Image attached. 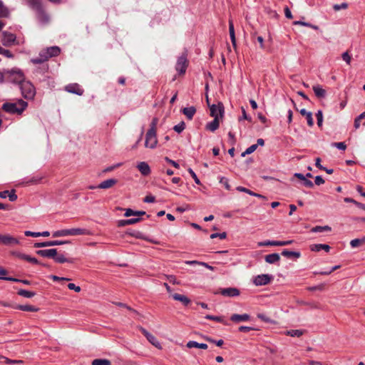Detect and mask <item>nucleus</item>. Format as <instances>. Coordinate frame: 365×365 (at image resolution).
Returning a JSON list of instances; mask_svg holds the SVG:
<instances>
[{"mask_svg":"<svg viewBox=\"0 0 365 365\" xmlns=\"http://www.w3.org/2000/svg\"><path fill=\"white\" fill-rule=\"evenodd\" d=\"M55 262L58 263H64V262H73L72 259H68L66 258L63 255H57L54 257Z\"/></svg>","mask_w":365,"mask_h":365,"instance_id":"nucleus-42","label":"nucleus"},{"mask_svg":"<svg viewBox=\"0 0 365 365\" xmlns=\"http://www.w3.org/2000/svg\"><path fill=\"white\" fill-rule=\"evenodd\" d=\"M1 244L6 246H13L19 245L20 242L18 239L12 237L10 235H4Z\"/></svg>","mask_w":365,"mask_h":365,"instance_id":"nucleus-16","label":"nucleus"},{"mask_svg":"<svg viewBox=\"0 0 365 365\" xmlns=\"http://www.w3.org/2000/svg\"><path fill=\"white\" fill-rule=\"evenodd\" d=\"M140 220L139 217L130 218L128 220H120L118 222V227H124L129 225H133L138 222Z\"/></svg>","mask_w":365,"mask_h":365,"instance_id":"nucleus-24","label":"nucleus"},{"mask_svg":"<svg viewBox=\"0 0 365 365\" xmlns=\"http://www.w3.org/2000/svg\"><path fill=\"white\" fill-rule=\"evenodd\" d=\"M292 240H288V241H264L259 242L258 245L259 247L262 246H285L289 245L292 243Z\"/></svg>","mask_w":365,"mask_h":365,"instance_id":"nucleus-14","label":"nucleus"},{"mask_svg":"<svg viewBox=\"0 0 365 365\" xmlns=\"http://www.w3.org/2000/svg\"><path fill=\"white\" fill-rule=\"evenodd\" d=\"M18 294L26 298H31L34 297L36 294L34 292L28 291L26 289H20L18 292Z\"/></svg>","mask_w":365,"mask_h":365,"instance_id":"nucleus-41","label":"nucleus"},{"mask_svg":"<svg viewBox=\"0 0 365 365\" xmlns=\"http://www.w3.org/2000/svg\"><path fill=\"white\" fill-rule=\"evenodd\" d=\"M188 66V61L185 55L180 56L177 61L175 69L179 74H184Z\"/></svg>","mask_w":365,"mask_h":365,"instance_id":"nucleus-6","label":"nucleus"},{"mask_svg":"<svg viewBox=\"0 0 365 365\" xmlns=\"http://www.w3.org/2000/svg\"><path fill=\"white\" fill-rule=\"evenodd\" d=\"M157 132L148 131L145 135V146L153 149L158 143Z\"/></svg>","mask_w":365,"mask_h":365,"instance_id":"nucleus-5","label":"nucleus"},{"mask_svg":"<svg viewBox=\"0 0 365 365\" xmlns=\"http://www.w3.org/2000/svg\"><path fill=\"white\" fill-rule=\"evenodd\" d=\"M29 5L36 11L42 9V5L39 0H29Z\"/></svg>","mask_w":365,"mask_h":365,"instance_id":"nucleus-39","label":"nucleus"},{"mask_svg":"<svg viewBox=\"0 0 365 365\" xmlns=\"http://www.w3.org/2000/svg\"><path fill=\"white\" fill-rule=\"evenodd\" d=\"M237 190L238 191H240V192H246V193H247V194H249L250 195L255 196V197H257L259 198H262V199L265 198L264 196H263V195H262L260 194H258V193H255V192H252V190H249V189H247L246 187H242V186H238L237 187Z\"/></svg>","mask_w":365,"mask_h":365,"instance_id":"nucleus-34","label":"nucleus"},{"mask_svg":"<svg viewBox=\"0 0 365 365\" xmlns=\"http://www.w3.org/2000/svg\"><path fill=\"white\" fill-rule=\"evenodd\" d=\"M158 122V118H154L152 120V122H151V123L150 125V128H149V130L148 131L157 132L156 126H157Z\"/></svg>","mask_w":365,"mask_h":365,"instance_id":"nucleus-47","label":"nucleus"},{"mask_svg":"<svg viewBox=\"0 0 365 365\" xmlns=\"http://www.w3.org/2000/svg\"><path fill=\"white\" fill-rule=\"evenodd\" d=\"M41 179H42L41 177H33L29 180L26 182L25 183L26 185L38 184L41 181Z\"/></svg>","mask_w":365,"mask_h":365,"instance_id":"nucleus-52","label":"nucleus"},{"mask_svg":"<svg viewBox=\"0 0 365 365\" xmlns=\"http://www.w3.org/2000/svg\"><path fill=\"white\" fill-rule=\"evenodd\" d=\"M250 319V316L248 314H234L230 317V320L235 323L242 322H247Z\"/></svg>","mask_w":365,"mask_h":365,"instance_id":"nucleus-18","label":"nucleus"},{"mask_svg":"<svg viewBox=\"0 0 365 365\" xmlns=\"http://www.w3.org/2000/svg\"><path fill=\"white\" fill-rule=\"evenodd\" d=\"M210 115L214 117V118H222L224 113V106L222 103H219L217 105H212L210 108Z\"/></svg>","mask_w":365,"mask_h":365,"instance_id":"nucleus-7","label":"nucleus"},{"mask_svg":"<svg viewBox=\"0 0 365 365\" xmlns=\"http://www.w3.org/2000/svg\"><path fill=\"white\" fill-rule=\"evenodd\" d=\"M2 36V43L6 46L12 45L16 38L15 34L8 31H4Z\"/></svg>","mask_w":365,"mask_h":365,"instance_id":"nucleus-12","label":"nucleus"},{"mask_svg":"<svg viewBox=\"0 0 365 365\" xmlns=\"http://www.w3.org/2000/svg\"><path fill=\"white\" fill-rule=\"evenodd\" d=\"M322 250H324L326 252H329L330 250V247L328 245L325 244H314L311 246L312 251L319 252Z\"/></svg>","mask_w":365,"mask_h":365,"instance_id":"nucleus-30","label":"nucleus"},{"mask_svg":"<svg viewBox=\"0 0 365 365\" xmlns=\"http://www.w3.org/2000/svg\"><path fill=\"white\" fill-rule=\"evenodd\" d=\"M90 232L86 229L83 228H71L57 230L53 232V237H66V236H76V235H89Z\"/></svg>","mask_w":365,"mask_h":365,"instance_id":"nucleus-3","label":"nucleus"},{"mask_svg":"<svg viewBox=\"0 0 365 365\" xmlns=\"http://www.w3.org/2000/svg\"><path fill=\"white\" fill-rule=\"evenodd\" d=\"M182 113L187 117V119L192 120L194 115L196 113V109L194 106L184 108L182 109Z\"/></svg>","mask_w":365,"mask_h":365,"instance_id":"nucleus-26","label":"nucleus"},{"mask_svg":"<svg viewBox=\"0 0 365 365\" xmlns=\"http://www.w3.org/2000/svg\"><path fill=\"white\" fill-rule=\"evenodd\" d=\"M286 334L292 337H299L303 334V331L300 329H292L287 331Z\"/></svg>","mask_w":365,"mask_h":365,"instance_id":"nucleus-40","label":"nucleus"},{"mask_svg":"<svg viewBox=\"0 0 365 365\" xmlns=\"http://www.w3.org/2000/svg\"><path fill=\"white\" fill-rule=\"evenodd\" d=\"M9 10L4 6L3 2L0 1V18L7 17L9 16Z\"/></svg>","mask_w":365,"mask_h":365,"instance_id":"nucleus-44","label":"nucleus"},{"mask_svg":"<svg viewBox=\"0 0 365 365\" xmlns=\"http://www.w3.org/2000/svg\"><path fill=\"white\" fill-rule=\"evenodd\" d=\"M172 297L175 300L182 302L184 305H187L190 302V300L183 294L175 293L173 294Z\"/></svg>","mask_w":365,"mask_h":365,"instance_id":"nucleus-28","label":"nucleus"},{"mask_svg":"<svg viewBox=\"0 0 365 365\" xmlns=\"http://www.w3.org/2000/svg\"><path fill=\"white\" fill-rule=\"evenodd\" d=\"M68 288L71 290H74L76 292H79L81 290V289L79 286H76L73 283H69L68 284Z\"/></svg>","mask_w":365,"mask_h":365,"instance_id":"nucleus-57","label":"nucleus"},{"mask_svg":"<svg viewBox=\"0 0 365 365\" xmlns=\"http://www.w3.org/2000/svg\"><path fill=\"white\" fill-rule=\"evenodd\" d=\"M65 90L71 93L82 96L83 94V89L78 83H71L65 87Z\"/></svg>","mask_w":365,"mask_h":365,"instance_id":"nucleus-13","label":"nucleus"},{"mask_svg":"<svg viewBox=\"0 0 365 365\" xmlns=\"http://www.w3.org/2000/svg\"><path fill=\"white\" fill-rule=\"evenodd\" d=\"M8 197L11 202H14V201L16 200L17 195L16 194L15 190H11V191H9Z\"/></svg>","mask_w":365,"mask_h":365,"instance_id":"nucleus-54","label":"nucleus"},{"mask_svg":"<svg viewBox=\"0 0 365 365\" xmlns=\"http://www.w3.org/2000/svg\"><path fill=\"white\" fill-rule=\"evenodd\" d=\"M19 88L21 91L22 96L26 99H32L35 94L36 91L34 86L29 81H23L19 84Z\"/></svg>","mask_w":365,"mask_h":365,"instance_id":"nucleus-4","label":"nucleus"},{"mask_svg":"<svg viewBox=\"0 0 365 365\" xmlns=\"http://www.w3.org/2000/svg\"><path fill=\"white\" fill-rule=\"evenodd\" d=\"M331 228L328 226H316L312 228L311 231L312 232H329L331 231Z\"/></svg>","mask_w":365,"mask_h":365,"instance_id":"nucleus-37","label":"nucleus"},{"mask_svg":"<svg viewBox=\"0 0 365 365\" xmlns=\"http://www.w3.org/2000/svg\"><path fill=\"white\" fill-rule=\"evenodd\" d=\"M221 295L227 297H235L240 295V292L237 288L235 287H227L220 289L218 292Z\"/></svg>","mask_w":365,"mask_h":365,"instance_id":"nucleus-8","label":"nucleus"},{"mask_svg":"<svg viewBox=\"0 0 365 365\" xmlns=\"http://www.w3.org/2000/svg\"><path fill=\"white\" fill-rule=\"evenodd\" d=\"M140 330L150 344L159 349L162 348L160 343L158 341L155 336L149 333L143 327H140Z\"/></svg>","mask_w":365,"mask_h":365,"instance_id":"nucleus-10","label":"nucleus"},{"mask_svg":"<svg viewBox=\"0 0 365 365\" xmlns=\"http://www.w3.org/2000/svg\"><path fill=\"white\" fill-rule=\"evenodd\" d=\"M188 172L190 174V175L192 176V178H193L195 182L197 185H200V181L199 178H197V176L196 175L195 173L191 168L188 169Z\"/></svg>","mask_w":365,"mask_h":365,"instance_id":"nucleus-55","label":"nucleus"},{"mask_svg":"<svg viewBox=\"0 0 365 365\" xmlns=\"http://www.w3.org/2000/svg\"><path fill=\"white\" fill-rule=\"evenodd\" d=\"M24 235L27 237H40L38 232H31V231H25Z\"/></svg>","mask_w":365,"mask_h":365,"instance_id":"nucleus-60","label":"nucleus"},{"mask_svg":"<svg viewBox=\"0 0 365 365\" xmlns=\"http://www.w3.org/2000/svg\"><path fill=\"white\" fill-rule=\"evenodd\" d=\"M205 319H210V320H213V321H215L217 322L222 323L225 325H227V323L224 320V317L222 316H212V315L207 314L205 316Z\"/></svg>","mask_w":365,"mask_h":365,"instance_id":"nucleus-36","label":"nucleus"},{"mask_svg":"<svg viewBox=\"0 0 365 365\" xmlns=\"http://www.w3.org/2000/svg\"><path fill=\"white\" fill-rule=\"evenodd\" d=\"M92 365H110V361L106 359H96L92 361Z\"/></svg>","mask_w":365,"mask_h":365,"instance_id":"nucleus-43","label":"nucleus"},{"mask_svg":"<svg viewBox=\"0 0 365 365\" xmlns=\"http://www.w3.org/2000/svg\"><path fill=\"white\" fill-rule=\"evenodd\" d=\"M280 257L277 253L267 255L265 256V261L269 264H274L279 261Z\"/></svg>","mask_w":365,"mask_h":365,"instance_id":"nucleus-33","label":"nucleus"},{"mask_svg":"<svg viewBox=\"0 0 365 365\" xmlns=\"http://www.w3.org/2000/svg\"><path fill=\"white\" fill-rule=\"evenodd\" d=\"M331 145L341 150H345L346 148V145L344 142L333 143Z\"/></svg>","mask_w":365,"mask_h":365,"instance_id":"nucleus-51","label":"nucleus"},{"mask_svg":"<svg viewBox=\"0 0 365 365\" xmlns=\"http://www.w3.org/2000/svg\"><path fill=\"white\" fill-rule=\"evenodd\" d=\"M293 24L294 25L304 26L312 28V29H313L314 30H319V26H318L313 25V24H312L310 23L305 22V21H295L293 22Z\"/></svg>","mask_w":365,"mask_h":365,"instance_id":"nucleus-38","label":"nucleus"},{"mask_svg":"<svg viewBox=\"0 0 365 365\" xmlns=\"http://www.w3.org/2000/svg\"><path fill=\"white\" fill-rule=\"evenodd\" d=\"M117 183V180L115 179H108L103 182H101L98 186V188L100 189H108L112 187Z\"/></svg>","mask_w":365,"mask_h":365,"instance_id":"nucleus-19","label":"nucleus"},{"mask_svg":"<svg viewBox=\"0 0 365 365\" xmlns=\"http://www.w3.org/2000/svg\"><path fill=\"white\" fill-rule=\"evenodd\" d=\"M316 117L317 119V125L321 127L322 125L323 122V114L322 110H318L316 113Z\"/></svg>","mask_w":365,"mask_h":365,"instance_id":"nucleus-49","label":"nucleus"},{"mask_svg":"<svg viewBox=\"0 0 365 365\" xmlns=\"http://www.w3.org/2000/svg\"><path fill=\"white\" fill-rule=\"evenodd\" d=\"M0 54L6 56V58H11L14 57V55L11 53V51L8 49H5L0 46Z\"/></svg>","mask_w":365,"mask_h":365,"instance_id":"nucleus-46","label":"nucleus"},{"mask_svg":"<svg viewBox=\"0 0 365 365\" xmlns=\"http://www.w3.org/2000/svg\"><path fill=\"white\" fill-rule=\"evenodd\" d=\"M137 168L143 175H148L150 173V166L145 162H140L137 165Z\"/></svg>","mask_w":365,"mask_h":365,"instance_id":"nucleus-20","label":"nucleus"},{"mask_svg":"<svg viewBox=\"0 0 365 365\" xmlns=\"http://www.w3.org/2000/svg\"><path fill=\"white\" fill-rule=\"evenodd\" d=\"M365 245V236L351 240L350 245L352 248L359 247Z\"/></svg>","mask_w":365,"mask_h":365,"instance_id":"nucleus-32","label":"nucleus"},{"mask_svg":"<svg viewBox=\"0 0 365 365\" xmlns=\"http://www.w3.org/2000/svg\"><path fill=\"white\" fill-rule=\"evenodd\" d=\"M185 128V123L183 121H181L178 125H175L173 128V130L177 132L178 133H180L182 132Z\"/></svg>","mask_w":365,"mask_h":365,"instance_id":"nucleus-45","label":"nucleus"},{"mask_svg":"<svg viewBox=\"0 0 365 365\" xmlns=\"http://www.w3.org/2000/svg\"><path fill=\"white\" fill-rule=\"evenodd\" d=\"M220 182L223 184L227 190H230L231 189V187L229 184V182H228V179L225 178V177H221L220 178Z\"/></svg>","mask_w":365,"mask_h":365,"instance_id":"nucleus-50","label":"nucleus"},{"mask_svg":"<svg viewBox=\"0 0 365 365\" xmlns=\"http://www.w3.org/2000/svg\"><path fill=\"white\" fill-rule=\"evenodd\" d=\"M14 255L16 257H19V258H20V259H21L26 260V259H27V258H28V257H29V255H28L23 254V253L18 252H14Z\"/></svg>","mask_w":365,"mask_h":365,"instance_id":"nucleus-62","label":"nucleus"},{"mask_svg":"<svg viewBox=\"0 0 365 365\" xmlns=\"http://www.w3.org/2000/svg\"><path fill=\"white\" fill-rule=\"evenodd\" d=\"M216 237H220V239H225L226 237V233L222 232V233H213L210 235L211 239H214Z\"/></svg>","mask_w":365,"mask_h":365,"instance_id":"nucleus-59","label":"nucleus"},{"mask_svg":"<svg viewBox=\"0 0 365 365\" xmlns=\"http://www.w3.org/2000/svg\"><path fill=\"white\" fill-rule=\"evenodd\" d=\"M155 200V197L153 195H147L143 200V201L145 202H148V203L154 202Z\"/></svg>","mask_w":365,"mask_h":365,"instance_id":"nucleus-63","label":"nucleus"},{"mask_svg":"<svg viewBox=\"0 0 365 365\" xmlns=\"http://www.w3.org/2000/svg\"><path fill=\"white\" fill-rule=\"evenodd\" d=\"M61 53V48L57 46L46 47L40 51L38 56L31 59L33 64H41L49 58L56 57Z\"/></svg>","mask_w":365,"mask_h":365,"instance_id":"nucleus-1","label":"nucleus"},{"mask_svg":"<svg viewBox=\"0 0 365 365\" xmlns=\"http://www.w3.org/2000/svg\"><path fill=\"white\" fill-rule=\"evenodd\" d=\"M5 363L7 364H20L23 363L22 360H13L10 359H6Z\"/></svg>","mask_w":365,"mask_h":365,"instance_id":"nucleus-58","label":"nucleus"},{"mask_svg":"<svg viewBox=\"0 0 365 365\" xmlns=\"http://www.w3.org/2000/svg\"><path fill=\"white\" fill-rule=\"evenodd\" d=\"M342 58L348 65L350 64L351 60V56L349 54V53L347 51L344 52L342 54Z\"/></svg>","mask_w":365,"mask_h":365,"instance_id":"nucleus-56","label":"nucleus"},{"mask_svg":"<svg viewBox=\"0 0 365 365\" xmlns=\"http://www.w3.org/2000/svg\"><path fill=\"white\" fill-rule=\"evenodd\" d=\"M229 33L230 39L232 43V46L235 48L236 47V38H235V29H234V24L232 20L229 21Z\"/></svg>","mask_w":365,"mask_h":365,"instance_id":"nucleus-29","label":"nucleus"},{"mask_svg":"<svg viewBox=\"0 0 365 365\" xmlns=\"http://www.w3.org/2000/svg\"><path fill=\"white\" fill-rule=\"evenodd\" d=\"M255 329L253 327H246V326H241L238 328V330L241 332H248L251 330H254Z\"/></svg>","mask_w":365,"mask_h":365,"instance_id":"nucleus-61","label":"nucleus"},{"mask_svg":"<svg viewBox=\"0 0 365 365\" xmlns=\"http://www.w3.org/2000/svg\"><path fill=\"white\" fill-rule=\"evenodd\" d=\"M219 119L214 118V120L206 125V129L212 132L215 131L219 128Z\"/></svg>","mask_w":365,"mask_h":365,"instance_id":"nucleus-31","label":"nucleus"},{"mask_svg":"<svg viewBox=\"0 0 365 365\" xmlns=\"http://www.w3.org/2000/svg\"><path fill=\"white\" fill-rule=\"evenodd\" d=\"M257 148V145H255V144L252 145L251 146L247 148L244 153H242V155L245 156V155H248V154L252 153L254 151H255Z\"/></svg>","mask_w":365,"mask_h":365,"instance_id":"nucleus-48","label":"nucleus"},{"mask_svg":"<svg viewBox=\"0 0 365 365\" xmlns=\"http://www.w3.org/2000/svg\"><path fill=\"white\" fill-rule=\"evenodd\" d=\"M299 113L302 115H303L306 118L308 125L310 127L313 126L314 120L312 118V113L309 111H307L306 109H304V108L301 109L299 110Z\"/></svg>","mask_w":365,"mask_h":365,"instance_id":"nucleus-21","label":"nucleus"},{"mask_svg":"<svg viewBox=\"0 0 365 365\" xmlns=\"http://www.w3.org/2000/svg\"><path fill=\"white\" fill-rule=\"evenodd\" d=\"M36 254L41 257H43L53 258L54 259V257L57 254V250L56 249L40 250L36 251Z\"/></svg>","mask_w":365,"mask_h":365,"instance_id":"nucleus-17","label":"nucleus"},{"mask_svg":"<svg viewBox=\"0 0 365 365\" xmlns=\"http://www.w3.org/2000/svg\"><path fill=\"white\" fill-rule=\"evenodd\" d=\"M356 189L361 196L365 197V188L361 185H357Z\"/></svg>","mask_w":365,"mask_h":365,"instance_id":"nucleus-64","label":"nucleus"},{"mask_svg":"<svg viewBox=\"0 0 365 365\" xmlns=\"http://www.w3.org/2000/svg\"><path fill=\"white\" fill-rule=\"evenodd\" d=\"M68 243V241H60V240H52V241H47L43 242H36L34 244L35 247H51V246H56V245H61Z\"/></svg>","mask_w":365,"mask_h":365,"instance_id":"nucleus-15","label":"nucleus"},{"mask_svg":"<svg viewBox=\"0 0 365 365\" xmlns=\"http://www.w3.org/2000/svg\"><path fill=\"white\" fill-rule=\"evenodd\" d=\"M348 7V4L346 3H342L341 4H334L333 6V9L334 11H339L341 9H346Z\"/></svg>","mask_w":365,"mask_h":365,"instance_id":"nucleus-53","label":"nucleus"},{"mask_svg":"<svg viewBox=\"0 0 365 365\" xmlns=\"http://www.w3.org/2000/svg\"><path fill=\"white\" fill-rule=\"evenodd\" d=\"M37 18L43 24H48L49 21V16L46 14L43 9L37 11Z\"/></svg>","mask_w":365,"mask_h":365,"instance_id":"nucleus-23","label":"nucleus"},{"mask_svg":"<svg viewBox=\"0 0 365 365\" xmlns=\"http://www.w3.org/2000/svg\"><path fill=\"white\" fill-rule=\"evenodd\" d=\"M272 279V277L271 275L264 274H259L255 277L254 279V284L256 286H262L268 284Z\"/></svg>","mask_w":365,"mask_h":365,"instance_id":"nucleus-9","label":"nucleus"},{"mask_svg":"<svg viewBox=\"0 0 365 365\" xmlns=\"http://www.w3.org/2000/svg\"><path fill=\"white\" fill-rule=\"evenodd\" d=\"M13 308L20 309V310L24 311V312H37L38 310V308H37L34 306H32V305H29V304L16 305V306L13 307Z\"/></svg>","mask_w":365,"mask_h":365,"instance_id":"nucleus-25","label":"nucleus"},{"mask_svg":"<svg viewBox=\"0 0 365 365\" xmlns=\"http://www.w3.org/2000/svg\"><path fill=\"white\" fill-rule=\"evenodd\" d=\"M282 255L284 257L290 258V257H295L299 258L300 257V253L299 252H294V251H289L287 250H284L282 252Z\"/></svg>","mask_w":365,"mask_h":365,"instance_id":"nucleus-35","label":"nucleus"},{"mask_svg":"<svg viewBox=\"0 0 365 365\" xmlns=\"http://www.w3.org/2000/svg\"><path fill=\"white\" fill-rule=\"evenodd\" d=\"M186 346L189 349H191V348H198V349H207V345L206 344L198 343L195 341H189L187 343Z\"/></svg>","mask_w":365,"mask_h":365,"instance_id":"nucleus-27","label":"nucleus"},{"mask_svg":"<svg viewBox=\"0 0 365 365\" xmlns=\"http://www.w3.org/2000/svg\"><path fill=\"white\" fill-rule=\"evenodd\" d=\"M11 81L14 83H21L24 81V74L20 70L12 69L9 71Z\"/></svg>","mask_w":365,"mask_h":365,"instance_id":"nucleus-11","label":"nucleus"},{"mask_svg":"<svg viewBox=\"0 0 365 365\" xmlns=\"http://www.w3.org/2000/svg\"><path fill=\"white\" fill-rule=\"evenodd\" d=\"M27 102L19 99L15 102L5 103L2 106V109L6 113L11 114H21L27 108Z\"/></svg>","mask_w":365,"mask_h":365,"instance_id":"nucleus-2","label":"nucleus"},{"mask_svg":"<svg viewBox=\"0 0 365 365\" xmlns=\"http://www.w3.org/2000/svg\"><path fill=\"white\" fill-rule=\"evenodd\" d=\"M314 94L317 98H324L326 96V91L319 85L314 86L312 88Z\"/></svg>","mask_w":365,"mask_h":365,"instance_id":"nucleus-22","label":"nucleus"}]
</instances>
